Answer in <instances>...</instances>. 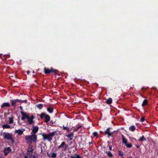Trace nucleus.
Wrapping results in <instances>:
<instances>
[{
    "label": "nucleus",
    "mask_w": 158,
    "mask_h": 158,
    "mask_svg": "<svg viewBox=\"0 0 158 158\" xmlns=\"http://www.w3.org/2000/svg\"><path fill=\"white\" fill-rule=\"evenodd\" d=\"M37 116H39L41 119L44 118H45V123H47L50 120V116L47 114L45 112L41 113L40 114H37Z\"/></svg>",
    "instance_id": "nucleus-2"
},
{
    "label": "nucleus",
    "mask_w": 158,
    "mask_h": 158,
    "mask_svg": "<svg viewBox=\"0 0 158 158\" xmlns=\"http://www.w3.org/2000/svg\"><path fill=\"white\" fill-rule=\"evenodd\" d=\"M93 135L94 137H98V133L96 132H94L93 133Z\"/></svg>",
    "instance_id": "nucleus-33"
},
{
    "label": "nucleus",
    "mask_w": 158,
    "mask_h": 158,
    "mask_svg": "<svg viewBox=\"0 0 158 158\" xmlns=\"http://www.w3.org/2000/svg\"><path fill=\"white\" fill-rule=\"evenodd\" d=\"M105 152L106 153L107 156L110 157H112L113 156V155L110 151H106Z\"/></svg>",
    "instance_id": "nucleus-19"
},
{
    "label": "nucleus",
    "mask_w": 158,
    "mask_h": 158,
    "mask_svg": "<svg viewBox=\"0 0 158 158\" xmlns=\"http://www.w3.org/2000/svg\"><path fill=\"white\" fill-rule=\"evenodd\" d=\"M32 73H35V72H34V71H33V72H32Z\"/></svg>",
    "instance_id": "nucleus-52"
},
{
    "label": "nucleus",
    "mask_w": 158,
    "mask_h": 158,
    "mask_svg": "<svg viewBox=\"0 0 158 158\" xmlns=\"http://www.w3.org/2000/svg\"><path fill=\"white\" fill-rule=\"evenodd\" d=\"M146 139L145 138L144 136L143 135H142V136L139 139V141H146Z\"/></svg>",
    "instance_id": "nucleus-25"
},
{
    "label": "nucleus",
    "mask_w": 158,
    "mask_h": 158,
    "mask_svg": "<svg viewBox=\"0 0 158 158\" xmlns=\"http://www.w3.org/2000/svg\"><path fill=\"white\" fill-rule=\"evenodd\" d=\"M25 158H29L26 156H25Z\"/></svg>",
    "instance_id": "nucleus-50"
},
{
    "label": "nucleus",
    "mask_w": 158,
    "mask_h": 158,
    "mask_svg": "<svg viewBox=\"0 0 158 158\" xmlns=\"http://www.w3.org/2000/svg\"><path fill=\"white\" fill-rule=\"evenodd\" d=\"M56 156H57L56 153H53L51 156V157H52L53 158H55L56 157Z\"/></svg>",
    "instance_id": "nucleus-31"
},
{
    "label": "nucleus",
    "mask_w": 158,
    "mask_h": 158,
    "mask_svg": "<svg viewBox=\"0 0 158 158\" xmlns=\"http://www.w3.org/2000/svg\"><path fill=\"white\" fill-rule=\"evenodd\" d=\"M29 156L30 157V158H38L35 156L34 155H31V156Z\"/></svg>",
    "instance_id": "nucleus-38"
},
{
    "label": "nucleus",
    "mask_w": 158,
    "mask_h": 158,
    "mask_svg": "<svg viewBox=\"0 0 158 158\" xmlns=\"http://www.w3.org/2000/svg\"><path fill=\"white\" fill-rule=\"evenodd\" d=\"M123 158H124L123 157Z\"/></svg>",
    "instance_id": "nucleus-56"
},
{
    "label": "nucleus",
    "mask_w": 158,
    "mask_h": 158,
    "mask_svg": "<svg viewBox=\"0 0 158 158\" xmlns=\"http://www.w3.org/2000/svg\"><path fill=\"white\" fill-rule=\"evenodd\" d=\"M30 73V72L29 71V70H27V74H29V73Z\"/></svg>",
    "instance_id": "nucleus-48"
},
{
    "label": "nucleus",
    "mask_w": 158,
    "mask_h": 158,
    "mask_svg": "<svg viewBox=\"0 0 158 158\" xmlns=\"http://www.w3.org/2000/svg\"><path fill=\"white\" fill-rule=\"evenodd\" d=\"M11 102H12V106L13 107H15L16 106V101L15 99L14 100H11Z\"/></svg>",
    "instance_id": "nucleus-24"
},
{
    "label": "nucleus",
    "mask_w": 158,
    "mask_h": 158,
    "mask_svg": "<svg viewBox=\"0 0 158 158\" xmlns=\"http://www.w3.org/2000/svg\"><path fill=\"white\" fill-rule=\"evenodd\" d=\"M44 73L47 74L50 73L55 74L58 71L57 70L52 68H51L49 69L45 67L44 68Z\"/></svg>",
    "instance_id": "nucleus-3"
},
{
    "label": "nucleus",
    "mask_w": 158,
    "mask_h": 158,
    "mask_svg": "<svg viewBox=\"0 0 158 158\" xmlns=\"http://www.w3.org/2000/svg\"><path fill=\"white\" fill-rule=\"evenodd\" d=\"M15 100L16 101V102H20V100L19 99H15Z\"/></svg>",
    "instance_id": "nucleus-42"
},
{
    "label": "nucleus",
    "mask_w": 158,
    "mask_h": 158,
    "mask_svg": "<svg viewBox=\"0 0 158 158\" xmlns=\"http://www.w3.org/2000/svg\"><path fill=\"white\" fill-rule=\"evenodd\" d=\"M70 158H81V157L79 155L75 153L73 155H71Z\"/></svg>",
    "instance_id": "nucleus-13"
},
{
    "label": "nucleus",
    "mask_w": 158,
    "mask_h": 158,
    "mask_svg": "<svg viewBox=\"0 0 158 158\" xmlns=\"http://www.w3.org/2000/svg\"><path fill=\"white\" fill-rule=\"evenodd\" d=\"M89 146H90L91 144L92 143V142H89Z\"/></svg>",
    "instance_id": "nucleus-46"
},
{
    "label": "nucleus",
    "mask_w": 158,
    "mask_h": 158,
    "mask_svg": "<svg viewBox=\"0 0 158 158\" xmlns=\"http://www.w3.org/2000/svg\"><path fill=\"white\" fill-rule=\"evenodd\" d=\"M10 140H11V142L12 143H14V142H15V141H14V139H13V138H12V137H11V139H10Z\"/></svg>",
    "instance_id": "nucleus-39"
},
{
    "label": "nucleus",
    "mask_w": 158,
    "mask_h": 158,
    "mask_svg": "<svg viewBox=\"0 0 158 158\" xmlns=\"http://www.w3.org/2000/svg\"><path fill=\"white\" fill-rule=\"evenodd\" d=\"M100 133L101 134H103V133H104V132L102 131H100Z\"/></svg>",
    "instance_id": "nucleus-44"
},
{
    "label": "nucleus",
    "mask_w": 158,
    "mask_h": 158,
    "mask_svg": "<svg viewBox=\"0 0 158 158\" xmlns=\"http://www.w3.org/2000/svg\"><path fill=\"white\" fill-rule=\"evenodd\" d=\"M118 155L120 156H123V154L122 153V152L120 150L118 151Z\"/></svg>",
    "instance_id": "nucleus-32"
},
{
    "label": "nucleus",
    "mask_w": 158,
    "mask_h": 158,
    "mask_svg": "<svg viewBox=\"0 0 158 158\" xmlns=\"http://www.w3.org/2000/svg\"><path fill=\"white\" fill-rule=\"evenodd\" d=\"M21 113L22 116H24V118H26L27 119L28 118L29 115L26 114V113L24 112L23 111H21Z\"/></svg>",
    "instance_id": "nucleus-20"
},
{
    "label": "nucleus",
    "mask_w": 158,
    "mask_h": 158,
    "mask_svg": "<svg viewBox=\"0 0 158 158\" xmlns=\"http://www.w3.org/2000/svg\"><path fill=\"white\" fill-rule=\"evenodd\" d=\"M126 145L127 147L128 148H131L132 146V144L131 143H127V144H126Z\"/></svg>",
    "instance_id": "nucleus-29"
},
{
    "label": "nucleus",
    "mask_w": 158,
    "mask_h": 158,
    "mask_svg": "<svg viewBox=\"0 0 158 158\" xmlns=\"http://www.w3.org/2000/svg\"><path fill=\"white\" fill-rule=\"evenodd\" d=\"M108 146H109V150H110L111 151V150H113L112 149V146L111 145H108Z\"/></svg>",
    "instance_id": "nucleus-37"
},
{
    "label": "nucleus",
    "mask_w": 158,
    "mask_h": 158,
    "mask_svg": "<svg viewBox=\"0 0 158 158\" xmlns=\"http://www.w3.org/2000/svg\"><path fill=\"white\" fill-rule=\"evenodd\" d=\"M42 135L44 140H47L49 142L51 141L52 139V138L51 137L49 134H46L43 133H42Z\"/></svg>",
    "instance_id": "nucleus-5"
},
{
    "label": "nucleus",
    "mask_w": 158,
    "mask_h": 158,
    "mask_svg": "<svg viewBox=\"0 0 158 158\" xmlns=\"http://www.w3.org/2000/svg\"><path fill=\"white\" fill-rule=\"evenodd\" d=\"M11 105L9 102H5L2 104L1 106V108H4L5 107H10Z\"/></svg>",
    "instance_id": "nucleus-11"
},
{
    "label": "nucleus",
    "mask_w": 158,
    "mask_h": 158,
    "mask_svg": "<svg viewBox=\"0 0 158 158\" xmlns=\"http://www.w3.org/2000/svg\"><path fill=\"white\" fill-rule=\"evenodd\" d=\"M64 158H66V157H65Z\"/></svg>",
    "instance_id": "nucleus-55"
},
{
    "label": "nucleus",
    "mask_w": 158,
    "mask_h": 158,
    "mask_svg": "<svg viewBox=\"0 0 158 158\" xmlns=\"http://www.w3.org/2000/svg\"><path fill=\"white\" fill-rule=\"evenodd\" d=\"M135 146L137 148H138L139 147V146L138 145H135Z\"/></svg>",
    "instance_id": "nucleus-45"
},
{
    "label": "nucleus",
    "mask_w": 158,
    "mask_h": 158,
    "mask_svg": "<svg viewBox=\"0 0 158 158\" xmlns=\"http://www.w3.org/2000/svg\"><path fill=\"white\" fill-rule=\"evenodd\" d=\"M148 101L147 99L144 100L142 103V106H145L148 104Z\"/></svg>",
    "instance_id": "nucleus-22"
},
{
    "label": "nucleus",
    "mask_w": 158,
    "mask_h": 158,
    "mask_svg": "<svg viewBox=\"0 0 158 158\" xmlns=\"http://www.w3.org/2000/svg\"><path fill=\"white\" fill-rule=\"evenodd\" d=\"M43 107V105L42 104H39L36 105V107L39 109H41Z\"/></svg>",
    "instance_id": "nucleus-23"
},
{
    "label": "nucleus",
    "mask_w": 158,
    "mask_h": 158,
    "mask_svg": "<svg viewBox=\"0 0 158 158\" xmlns=\"http://www.w3.org/2000/svg\"><path fill=\"white\" fill-rule=\"evenodd\" d=\"M33 129L32 130V132L33 134H35L37 133L39 130V127H38L33 126Z\"/></svg>",
    "instance_id": "nucleus-12"
},
{
    "label": "nucleus",
    "mask_w": 158,
    "mask_h": 158,
    "mask_svg": "<svg viewBox=\"0 0 158 158\" xmlns=\"http://www.w3.org/2000/svg\"><path fill=\"white\" fill-rule=\"evenodd\" d=\"M107 143H109V141H108L107 142Z\"/></svg>",
    "instance_id": "nucleus-53"
},
{
    "label": "nucleus",
    "mask_w": 158,
    "mask_h": 158,
    "mask_svg": "<svg viewBox=\"0 0 158 158\" xmlns=\"http://www.w3.org/2000/svg\"><path fill=\"white\" fill-rule=\"evenodd\" d=\"M63 129L66 130L67 132H69V129L67 127H64V125L63 126Z\"/></svg>",
    "instance_id": "nucleus-30"
},
{
    "label": "nucleus",
    "mask_w": 158,
    "mask_h": 158,
    "mask_svg": "<svg viewBox=\"0 0 158 158\" xmlns=\"http://www.w3.org/2000/svg\"><path fill=\"white\" fill-rule=\"evenodd\" d=\"M13 119H14V117H13L9 118V124H11L13 123V122H14Z\"/></svg>",
    "instance_id": "nucleus-27"
},
{
    "label": "nucleus",
    "mask_w": 158,
    "mask_h": 158,
    "mask_svg": "<svg viewBox=\"0 0 158 158\" xmlns=\"http://www.w3.org/2000/svg\"><path fill=\"white\" fill-rule=\"evenodd\" d=\"M136 129V127L134 125H132L129 127V130L131 131H134Z\"/></svg>",
    "instance_id": "nucleus-18"
},
{
    "label": "nucleus",
    "mask_w": 158,
    "mask_h": 158,
    "mask_svg": "<svg viewBox=\"0 0 158 158\" xmlns=\"http://www.w3.org/2000/svg\"><path fill=\"white\" fill-rule=\"evenodd\" d=\"M50 125L51 126H53V124L55 122L52 120H51L50 121Z\"/></svg>",
    "instance_id": "nucleus-35"
},
{
    "label": "nucleus",
    "mask_w": 158,
    "mask_h": 158,
    "mask_svg": "<svg viewBox=\"0 0 158 158\" xmlns=\"http://www.w3.org/2000/svg\"><path fill=\"white\" fill-rule=\"evenodd\" d=\"M122 140L123 143L125 145L127 144V139L125 138V137L123 135H122Z\"/></svg>",
    "instance_id": "nucleus-14"
},
{
    "label": "nucleus",
    "mask_w": 158,
    "mask_h": 158,
    "mask_svg": "<svg viewBox=\"0 0 158 158\" xmlns=\"http://www.w3.org/2000/svg\"><path fill=\"white\" fill-rule=\"evenodd\" d=\"M73 135H74L73 133H71L69 134L68 135H66V136L68 138H70V137H73Z\"/></svg>",
    "instance_id": "nucleus-28"
},
{
    "label": "nucleus",
    "mask_w": 158,
    "mask_h": 158,
    "mask_svg": "<svg viewBox=\"0 0 158 158\" xmlns=\"http://www.w3.org/2000/svg\"><path fill=\"white\" fill-rule=\"evenodd\" d=\"M112 98H110L108 99L106 101V102L108 104H110L112 103Z\"/></svg>",
    "instance_id": "nucleus-17"
},
{
    "label": "nucleus",
    "mask_w": 158,
    "mask_h": 158,
    "mask_svg": "<svg viewBox=\"0 0 158 158\" xmlns=\"http://www.w3.org/2000/svg\"><path fill=\"white\" fill-rule=\"evenodd\" d=\"M36 81H37L35 80V82H36Z\"/></svg>",
    "instance_id": "nucleus-54"
},
{
    "label": "nucleus",
    "mask_w": 158,
    "mask_h": 158,
    "mask_svg": "<svg viewBox=\"0 0 158 158\" xmlns=\"http://www.w3.org/2000/svg\"><path fill=\"white\" fill-rule=\"evenodd\" d=\"M28 144V148L27 150V155L28 156H30L33 153L34 148H33V146L31 145V144Z\"/></svg>",
    "instance_id": "nucleus-6"
},
{
    "label": "nucleus",
    "mask_w": 158,
    "mask_h": 158,
    "mask_svg": "<svg viewBox=\"0 0 158 158\" xmlns=\"http://www.w3.org/2000/svg\"><path fill=\"white\" fill-rule=\"evenodd\" d=\"M11 151V149L9 147L4 148V153L5 155H8Z\"/></svg>",
    "instance_id": "nucleus-9"
},
{
    "label": "nucleus",
    "mask_w": 158,
    "mask_h": 158,
    "mask_svg": "<svg viewBox=\"0 0 158 158\" xmlns=\"http://www.w3.org/2000/svg\"><path fill=\"white\" fill-rule=\"evenodd\" d=\"M47 110L49 113H51L53 112V108L52 106H49L48 107Z\"/></svg>",
    "instance_id": "nucleus-16"
},
{
    "label": "nucleus",
    "mask_w": 158,
    "mask_h": 158,
    "mask_svg": "<svg viewBox=\"0 0 158 158\" xmlns=\"http://www.w3.org/2000/svg\"><path fill=\"white\" fill-rule=\"evenodd\" d=\"M68 145L65 143V142L63 141L61 143L60 145L58 146V148L60 149L62 148V151H66L68 149Z\"/></svg>",
    "instance_id": "nucleus-4"
},
{
    "label": "nucleus",
    "mask_w": 158,
    "mask_h": 158,
    "mask_svg": "<svg viewBox=\"0 0 158 158\" xmlns=\"http://www.w3.org/2000/svg\"><path fill=\"white\" fill-rule=\"evenodd\" d=\"M81 127V126L78 127L74 129V131H77Z\"/></svg>",
    "instance_id": "nucleus-34"
},
{
    "label": "nucleus",
    "mask_w": 158,
    "mask_h": 158,
    "mask_svg": "<svg viewBox=\"0 0 158 158\" xmlns=\"http://www.w3.org/2000/svg\"><path fill=\"white\" fill-rule=\"evenodd\" d=\"M35 118V117L33 115H31L30 117L29 116L27 118V122L30 125L34 124L35 122L33 121V119Z\"/></svg>",
    "instance_id": "nucleus-7"
},
{
    "label": "nucleus",
    "mask_w": 158,
    "mask_h": 158,
    "mask_svg": "<svg viewBox=\"0 0 158 158\" xmlns=\"http://www.w3.org/2000/svg\"><path fill=\"white\" fill-rule=\"evenodd\" d=\"M72 139H73L72 138V137H70V139H69V141H71V140H72Z\"/></svg>",
    "instance_id": "nucleus-47"
},
{
    "label": "nucleus",
    "mask_w": 158,
    "mask_h": 158,
    "mask_svg": "<svg viewBox=\"0 0 158 158\" xmlns=\"http://www.w3.org/2000/svg\"><path fill=\"white\" fill-rule=\"evenodd\" d=\"M37 139V136L34 134H33L31 135H27L25 136V140L28 144H31L33 142L35 143Z\"/></svg>",
    "instance_id": "nucleus-1"
},
{
    "label": "nucleus",
    "mask_w": 158,
    "mask_h": 158,
    "mask_svg": "<svg viewBox=\"0 0 158 158\" xmlns=\"http://www.w3.org/2000/svg\"><path fill=\"white\" fill-rule=\"evenodd\" d=\"M144 120H145L144 118L143 117H142V118H141L140 119V121L142 122H144Z\"/></svg>",
    "instance_id": "nucleus-36"
},
{
    "label": "nucleus",
    "mask_w": 158,
    "mask_h": 158,
    "mask_svg": "<svg viewBox=\"0 0 158 158\" xmlns=\"http://www.w3.org/2000/svg\"><path fill=\"white\" fill-rule=\"evenodd\" d=\"M25 118H24V116H22V117H21V119L22 120H24L25 119Z\"/></svg>",
    "instance_id": "nucleus-43"
},
{
    "label": "nucleus",
    "mask_w": 158,
    "mask_h": 158,
    "mask_svg": "<svg viewBox=\"0 0 158 158\" xmlns=\"http://www.w3.org/2000/svg\"><path fill=\"white\" fill-rule=\"evenodd\" d=\"M4 139L9 140L11 139L12 135L9 133H4L3 135Z\"/></svg>",
    "instance_id": "nucleus-8"
},
{
    "label": "nucleus",
    "mask_w": 158,
    "mask_h": 158,
    "mask_svg": "<svg viewBox=\"0 0 158 158\" xmlns=\"http://www.w3.org/2000/svg\"><path fill=\"white\" fill-rule=\"evenodd\" d=\"M127 158H131V156H129L127 157Z\"/></svg>",
    "instance_id": "nucleus-51"
},
{
    "label": "nucleus",
    "mask_w": 158,
    "mask_h": 158,
    "mask_svg": "<svg viewBox=\"0 0 158 158\" xmlns=\"http://www.w3.org/2000/svg\"><path fill=\"white\" fill-rule=\"evenodd\" d=\"M19 108L20 109V110H21V111H23V107L21 106H19Z\"/></svg>",
    "instance_id": "nucleus-40"
},
{
    "label": "nucleus",
    "mask_w": 158,
    "mask_h": 158,
    "mask_svg": "<svg viewBox=\"0 0 158 158\" xmlns=\"http://www.w3.org/2000/svg\"><path fill=\"white\" fill-rule=\"evenodd\" d=\"M27 100L26 99L22 100L23 103L24 102V103H27Z\"/></svg>",
    "instance_id": "nucleus-41"
},
{
    "label": "nucleus",
    "mask_w": 158,
    "mask_h": 158,
    "mask_svg": "<svg viewBox=\"0 0 158 158\" xmlns=\"http://www.w3.org/2000/svg\"><path fill=\"white\" fill-rule=\"evenodd\" d=\"M105 133L107 135L108 137L109 138L110 136H112L113 133L112 132H111L110 131V128L109 127L107 128L105 131Z\"/></svg>",
    "instance_id": "nucleus-10"
},
{
    "label": "nucleus",
    "mask_w": 158,
    "mask_h": 158,
    "mask_svg": "<svg viewBox=\"0 0 158 158\" xmlns=\"http://www.w3.org/2000/svg\"><path fill=\"white\" fill-rule=\"evenodd\" d=\"M2 127L4 128L8 129L10 127V126L8 124H5L2 125Z\"/></svg>",
    "instance_id": "nucleus-26"
},
{
    "label": "nucleus",
    "mask_w": 158,
    "mask_h": 158,
    "mask_svg": "<svg viewBox=\"0 0 158 158\" xmlns=\"http://www.w3.org/2000/svg\"><path fill=\"white\" fill-rule=\"evenodd\" d=\"M57 133V131H54L52 132L49 134L51 137L52 138Z\"/></svg>",
    "instance_id": "nucleus-21"
},
{
    "label": "nucleus",
    "mask_w": 158,
    "mask_h": 158,
    "mask_svg": "<svg viewBox=\"0 0 158 158\" xmlns=\"http://www.w3.org/2000/svg\"><path fill=\"white\" fill-rule=\"evenodd\" d=\"M20 102L21 103H23L22 102V100H20Z\"/></svg>",
    "instance_id": "nucleus-49"
},
{
    "label": "nucleus",
    "mask_w": 158,
    "mask_h": 158,
    "mask_svg": "<svg viewBox=\"0 0 158 158\" xmlns=\"http://www.w3.org/2000/svg\"><path fill=\"white\" fill-rule=\"evenodd\" d=\"M15 133H17L19 135H21L23 134V131L20 129L16 130L15 131Z\"/></svg>",
    "instance_id": "nucleus-15"
}]
</instances>
